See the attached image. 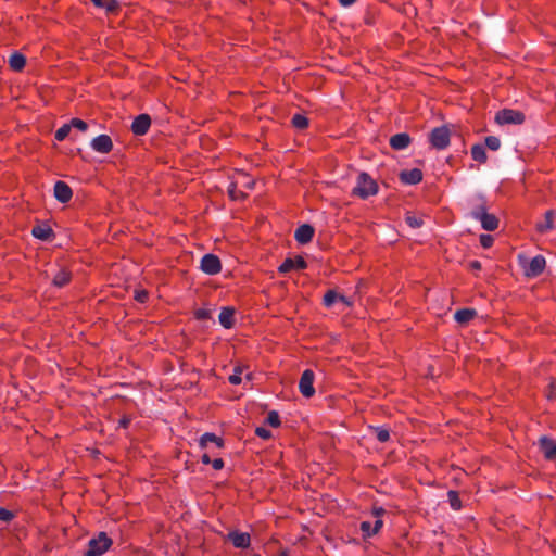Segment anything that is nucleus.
I'll return each mask as SVG.
<instances>
[{
	"label": "nucleus",
	"mask_w": 556,
	"mask_h": 556,
	"mask_svg": "<svg viewBox=\"0 0 556 556\" xmlns=\"http://www.w3.org/2000/svg\"><path fill=\"white\" fill-rule=\"evenodd\" d=\"M481 227L488 231H494L498 227V219L494 214L489 212L479 219Z\"/></svg>",
	"instance_id": "nucleus-20"
},
{
	"label": "nucleus",
	"mask_w": 556,
	"mask_h": 556,
	"mask_svg": "<svg viewBox=\"0 0 556 556\" xmlns=\"http://www.w3.org/2000/svg\"><path fill=\"white\" fill-rule=\"evenodd\" d=\"M292 125L295 127V128H299V129H304L307 127L308 125V119L302 115V114H295L293 117H292Z\"/></svg>",
	"instance_id": "nucleus-31"
},
{
	"label": "nucleus",
	"mask_w": 556,
	"mask_h": 556,
	"mask_svg": "<svg viewBox=\"0 0 556 556\" xmlns=\"http://www.w3.org/2000/svg\"><path fill=\"white\" fill-rule=\"evenodd\" d=\"M121 425H122L123 427H126V426L128 425V420H127V419H123V420H121Z\"/></svg>",
	"instance_id": "nucleus-52"
},
{
	"label": "nucleus",
	"mask_w": 556,
	"mask_h": 556,
	"mask_svg": "<svg viewBox=\"0 0 556 556\" xmlns=\"http://www.w3.org/2000/svg\"><path fill=\"white\" fill-rule=\"evenodd\" d=\"M338 298H339V294L336 291L329 290L324 295V305L327 307L332 306L338 301Z\"/></svg>",
	"instance_id": "nucleus-33"
},
{
	"label": "nucleus",
	"mask_w": 556,
	"mask_h": 556,
	"mask_svg": "<svg viewBox=\"0 0 556 556\" xmlns=\"http://www.w3.org/2000/svg\"><path fill=\"white\" fill-rule=\"evenodd\" d=\"M313 236H314V228L308 224L301 225L295 230V233H294L295 240L301 244L308 243L313 239Z\"/></svg>",
	"instance_id": "nucleus-13"
},
{
	"label": "nucleus",
	"mask_w": 556,
	"mask_h": 556,
	"mask_svg": "<svg viewBox=\"0 0 556 556\" xmlns=\"http://www.w3.org/2000/svg\"><path fill=\"white\" fill-rule=\"evenodd\" d=\"M447 496H448V502L451 504V507L453 509L457 510L462 507L459 496L455 491H448Z\"/></svg>",
	"instance_id": "nucleus-35"
},
{
	"label": "nucleus",
	"mask_w": 556,
	"mask_h": 556,
	"mask_svg": "<svg viewBox=\"0 0 556 556\" xmlns=\"http://www.w3.org/2000/svg\"><path fill=\"white\" fill-rule=\"evenodd\" d=\"M255 433L258 438H262L264 440H267L271 437V432L264 427H257Z\"/></svg>",
	"instance_id": "nucleus-44"
},
{
	"label": "nucleus",
	"mask_w": 556,
	"mask_h": 556,
	"mask_svg": "<svg viewBox=\"0 0 556 556\" xmlns=\"http://www.w3.org/2000/svg\"><path fill=\"white\" fill-rule=\"evenodd\" d=\"M112 544V540L105 532H100L96 538L91 539L88 543V548L85 556H101Z\"/></svg>",
	"instance_id": "nucleus-2"
},
{
	"label": "nucleus",
	"mask_w": 556,
	"mask_h": 556,
	"mask_svg": "<svg viewBox=\"0 0 556 556\" xmlns=\"http://www.w3.org/2000/svg\"><path fill=\"white\" fill-rule=\"evenodd\" d=\"M450 130L447 127H437L430 134V142L433 148L443 150L450 144Z\"/></svg>",
	"instance_id": "nucleus-4"
},
{
	"label": "nucleus",
	"mask_w": 556,
	"mask_h": 556,
	"mask_svg": "<svg viewBox=\"0 0 556 556\" xmlns=\"http://www.w3.org/2000/svg\"><path fill=\"white\" fill-rule=\"evenodd\" d=\"M147 298H148V292L144 290H139V291H136V293H135V299L138 302L143 303L147 300Z\"/></svg>",
	"instance_id": "nucleus-46"
},
{
	"label": "nucleus",
	"mask_w": 556,
	"mask_h": 556,
	"mask_svg": "<svg viewBox=\"0 0 556 556\" xmlns=\"http://www.w3.org/2000/svg\"><path fill=\"white\" fill-rule=\"evenodd\" d=\"M31 233L40 240H49L53 236L52 229L47 225H37L33 228Z\"/></svg>",
	"instance_id": "nucleus-22"
},
{
	"label": "nucleus",
	"mask_w": 556,
	"mask_h": 556,
	"mask_svg": "<svg viewBox=\"0 0 556 556\" xmlns=\"http://www.w3.org/2000/svg\"><path fill=\"white\" fill-rule=\"evenodd\" d=\"M353 194L362 199H366L378 192L376 181L366 173H361L357 176L356 185L353 188Z\"/></svg>",
	"instance_id": "nucleus-1"
},
{
	"label": "nucleus",
	"mask_w": 556,
	"mask_h": 556,
	"mask_svg": "<svg viewBox=\"0 0 556 556\" xmlns=\"http://www.w3.org/2000/svg\"><path fill=\"white\" fill-rule=\"evenodd\" d=\"M201 460L203 464H210L212 463L210 456L207 454H203L202 457H201Z\"/></svg>",
	"instance_id": "nucleus-51"
},
{
	"label": "nucleus",
	"mask_w": 556,
	"mask_h": 556,
	"mask_svg": "<svg viewBox=\"0 0 556 556\" xmlns=\"http://www.w3.org/2000/svg\"><path fill=\"white\" fill-rule=\"evenodd\" d=\"M70 131H71V125L64 124L62 127H60L55 131L54 137L58 141H63L68 136Z\"/></svg>",
	"instance_id": "nucleus-34"
},
{
	"label": "nucleus",
	"mask_w": 556,
	"mask_h": 556,
	"mask_svg": "<svg viewBox=\"0 0 556 556\" xmlns=\"http://www.w3.org/2000/svg\"><path fill=\"white\" fill-rule=\"evenodd\" d=\"M384 513L383 508L378 507L374 508L372 514L375 517H377V520L375 521V525L372 526V532L376 534L382 527L383 521L380 519L381 515Z\"/></svg>",
	"instance_id": "nucleus-32"
},
{
	"label": "nucleus",
	"mask_w": 556,
	"mask_h": 556,
	"mask_svg": "<svg viewBox=\"0 0 556 556\" xmlns=\"http://www.w3.org/2000/svg\"><path fill=\"white\" fill-rule=\"evenodd\" d=\"M228 538L237 548H245L251 542L250 534L247 532L232 531L228 534Z\"/></svg>",
	"instance_id": "nucleus-15"
},
{
	"label": "nucleus",
	"mask_w": 556,
	"mask_h": 556,
	"mask_svg": "<svg viewBox=\"0 0 556 556\" xmlns=\"http://www.w3.org/2000/svg\"><path fill=\"white\" fill-rule=\"evenodd\" d=\"M212 466L215 470H220L224 467V460L222 458H215L212 460Z\"/></svg>",
	"instance_id": "nucleus-48"
},
{
	"label": "nucleus",
	"mask_w": 556,
	"mask_h": 556,
	"mask_svg": "<svg viewBox=\"0 0 556 556\" xmlns=\"http://www.w3.org/2000/svg\"><path fill=\"white\" fill-rule=\"evenodd\" d=\"M495 121L500 125L514 124L519 125L525 121V115L516 110L504 109L496 113Z\"/></svg>",
	"instance_id": "nucleus-3"
},
{
	"label": "nucleus",
	"mask_w": 556,
	"mask_h": 556,
	"mask_svg": "<svg viewBox=\"0 0 556 556\" xmlns=\"http://www.w3.org/2000/svg\"><path fill=\"white\" fill-rule=\"evenodd\" d=\"M244 371L243 366H236L233 372L229 376L228 380L231 384L237 386L242 382V374Z\"/></svg>",
	"instance_id": "nucleus-28"
},
{
	"label": "nucleus",
	"mask_w": 556,
	"mask_h": 556,
	"mask_svg": "<svg viewBox=\"0 0 556 556\" xmlns=\"http://www.w3.org/2000/svg\"><path fill=\"white\" fill-rule=\"evenodd\" d=\"M90 147L98 153L106 154L113 149V142L108 135H99L92 139Z\"/></svg>",
	"instance_id": "nucleus-8"
},
{
	"label": "nucleus",
	"mask_w": 556,
	"mask_h": 556,
	"mask_svg": "<svg viewBox=\"0 0 556 556\" xmlns=\"http://www.w3.org/2000/svg\"><path fill=\"white\" fill-rule=\"evenodd\" d=\"M356 0H339L340 4L343 7H350L355 3Z\"/></svg>",
	"instance_id": "nucleus-49"
},
{
	"label": "nucleus",
	"mask_w": 556,
	"mask_h": 556,
	"mask_svg": "<svg viewBox=\"0 0 556 556\" xmlns=\"http://www.w3.org/2000/svg\"><path fill=\"white\" fill-rule=\"evenodd\" d=\"M73 192L70 186L64 181H56L54 185V197L62 203H67L72 199Z\"/></svg>",
	"instance_id": "nucleus-12"
},
{
	"label": "nucleus",
	"mask_w": 556,
	"mask_h": 556,
	"mask_svg": "<svg viewBox=\"0 0 556 556\" xmlns=\"http://www.w3.org/2000/svg\"><path fill=\"white\" fill-rule=\"evenodd\" d=\"M150 125V116L148 114H140L134 119L131 130L137 136H143L148 132Z\"/></svg>",
	"instance_id": "nucleus-10"
},
{
	"label": "nucleus",
	"mask_w": 556,
	"mask_h": 556,
	"mask_svg": "<svg viewBox=\"0 0 556 556\" xmlns=\"http://www.w3.org/2000/svg\"><path fill=\"white\" fill-rule=\"evenodd\" d=\"M476 311L472 308H463L455 313L454 318L459 324H467L476 316Z\"/></svg>",
	"instance_id": "nucleus-24"
},
{
	"label": "nucleus",
	"mask_w": 556,
	"mask_h": 556,
	"mask_svg": "<svg viewBox=\"0 0 556 556\" xmlns=\"http://www.w3.org/2000/svg\"><path fill=\"white\" fill-rule=\"evenodd\" d=\"M200 268L207 275H216L222 269L220 260L214 254H205L201 260Z\"/></svg>",
	"instance_id": "nucleus-6"
},
{
	"label": "nucleus",
	"mask_w": 556,
	"mask_h": 556,
	"mask_svg": "<svg viewBox=\"0 0 556 556\" xmlns=\"http://www.w3.org/2000/svg\"><path fill=\"white\" fill-rule=\"evenodd\" d=\"M407 225L412 228H419L422 225V219L415 215H407L405 218Z\"/></svg>",
	"instance_id": "nucleus-39"
},
{
	"label": "nucleus",
	"mask_w": 556,
	"mask_h": 556,
	"mask_svg": "<svg viewBox=\"0 0 556 556\" xmlns=\"http://www.w3.org/2000/svg\"><path fill=\"white\" fill-rule=\"evenodd\" d=\"M307 267L306 261L302 256L294 258H286L282 264L278 267L279 273L287 274L293 269H305Z\"/></svg>",
	"instance_id": "nucleus-9"
},
{
	"label": "nucleus",
	"mask_w": 556,
	"mask_h": 556,
	"mask_svg": "<svg viewBox=\"0 0 556 556\" xmlns=\"http://www.w3.org/2000/svg\"><path fill=\"white\" fill-rule=\"evenodd\" d=\"M539 444L545 458L554 459L556 457V441L546 437H542L539 441Z\"/></svg>",
	"instance_id": "nucleus-17"
},
{
	"label": "nucleus",
	"mask_w": 556,
	"mask_h": 556,
	"mask_svg": "<svg viewBox=\"0 0 556 556\" xmlns=\"http://www.w3.org/2000/svg\"><path fill=\"white\" fill-rule=\"evenodd\" d=\"M238 182L239 180H236L228 187V194L232 200H242L245 197L244 192L238 189Z\"/></svg>",
	"instance_id": "nucleus-27"
},
{
	"label": "nucleus",
	"mask_w": 556,
	"mask_h": 556,
	"mask_svg": "<svg viewBox=\"0 0 556 556\" xmlns=\"http://www.w3.org/2000/svg\"><path fill=\"white\" fill-rule=\"evenodd\" d=\"M25 64H26V59L20 52H14L9 58V65L15 72H21L25 67Z\"/></svg>",
	"instance_id": "nucleus-21"
},
{
	"label": "nucleus",
	"mask_w": 556,
	"mask_h": 556,
	"mask_svg": "<svg viewBox=\"0 0 556 556\" xmlns=\"http://www.w3.org/2000/svg\"><path fill=\"white\" fill-rule=\"evenodd\" d=\"M12 518H13V514L10 510H8L3 507H0V520L10 521Z\"/></svg>",
	"instance_id": "nucleus-45"
},
{
	"label": "nucleus",
	"mask_w": 556,
	"mask_h": 556,
	"mask_svg": "<svg viewBox=\"0 0 556 556\" xmlns=\"http://www.w3.org/2000/svg\"><path fill=\"white\" fill-rule=\"evenodd\" d=\"M488 213L486 202L482 197H476L471 200L470 215L476 220H479Z\"/></svg>",
	"instance_id": "nucleus-11"
},
{
	"label": "nucleus",
	"mask_w": 556,
	"mask_h": 556,
	"mask_svg": "<svg viewBox=\"0 0 556 556\" xmlns=\"http://www.w3.org/2000/svg\"><path fill=\"white\" fill-rule=\"evenodd\" d=\"M470 268H472V269H475V270L480 269V268H481V264H480V262H478V261H472V262L470 263Z\"/></svg>",
	"instance_id": "nucleus-50"
},
{
	"label": "nucleus",
	"mask_w": 556,
	"mask_h": 556,
	"mask_svg": "<svg viewBox=\"0 0 556 556\" xmlns=\"http://www.w3.org/2000/svg\"><path fill=\"white\" fill-rule=\"evenodd\" d=\"M266 422L271 427H278L280 425V418L277 412L271 410L268 413Z\"/></svg>",
	"instance_id": "nucleus-38"
},
{
	"label": "nucleus",
	"mask_w": 556,
	"mask_h": 556,
	"mask_svg": "<svg viewBox=\"0 0 556 556\" xmlns=\"http://www.w3.org/2000/svg\"><path fill=\"white\" fill-rule=\"evenodd\" d=\"M410 144V137L406 132H400L390 138V146L394 150H404Z\"/></svg>",
	"instance_id": "nucleus-18"
},
{
	"label": "nucleus",
	"mask_w": 556,
	"mask_h": 556,
	"mask_svg": "<svg viewBox=\"0 0 556 556\" xmlns=\"http://www.w3.org/2000/svg\"><path fill=\"white\" fill-rule=\"evenodd\" d=\"M471 156L479 163H485L488 159L485 148L481 144H475L471 148Z\"/></svg>",
	"instance_id": "nucleus-26"
},
{
	"label": "nucleus",
	"mask_w": 556,
	"mask_h": 556,
	"mask_svg": "<svg viewBox=\"0 0 556 556\" xmlns=\"http://www.w3.org/2000/svg\"><path fill=\"white\" fill-rule=\"evenodd\" d=\"M376 437L379 442L384 443L390 439V432L388 429L382 427L375 428Z\"/></svg>",
	"instance_id": "nucleus-36"
},
{
	"label": "nucleus",
	"mask_w": 556,
	"mask_h": 556,
	"mask_svg": "<svg viewBox=\"0 0 556 556\" xmlns=\"http://www.w3.org/2000/svg\"><path fill=\"white\" fill-rule=\"evenodd\" d=\"M337 302H341L345 306H352L353 305V301L350 298L341 295V294H339V298H338Z\"/></svg>",
	"instance_id": "nucleus-47"
},
{
	"label": "nucleus",
	"mask_w": 556,
	"mask_h": 556,
	"mask_svg": "<svg viewBox=\"0 0 556 556\" xmlns=\"http://www.w3.org/2000/svg\"><path fill=\"white\" fill-rule=\"evenodd\" d=\"M236 180H239L238 186L244 187L249 190L253 189L255 185L254 180L243 173L239 174Z\"/></svg>",
	"instance_id": "nucleus-29"
},
{
	"label": "nucleus",
	"mask_w": 556,
	"mask_h": 556,
	"mask_svg": "<svg viewBox=\"0 0 556 556\" xmlns=\"http://www.w3.org/2000/svg\"><path fill=\"white\" fill-rule=\"evenodd\" d=\"M71 280V274L65 269L61 268L53 277V285L61 288L67 285Z\"/></svg>",
	"instance_id": "nucleus-25"
},
{
	"label": "nucleus",
	"mask_w": 556,
	"mask_h": 556,
	"mask_svg": "<svg viewBox=\"0 0 556 556\" xmlns=\"http://www.w3.org/2000/svg\"><path fill=\"white\" fill-rule=\"evenodd\" d=\"M372 525L369 521L361 522V530L364 536H372L375 533L372 532Z\"/></svg>",
	"instance_id": "nucleus-41"
},
{
	"label": "nucleus",
	"mask_w": 556,
	"mask_h": 556,
	"mask_svg": "<svg viewBox=\"0 0 556 556\" xmlns=\"http://www.w3.org/2000/svg\"><path fill=\"white\" fill-rule=\"evenodd\" d=\"M197 319L205 320L211 318V311L206 308H199L194 313Z\"/></svg>",
	"instance_id": "nucleus-43"
},
{
	"label": "nucleus",
	"mask_w": 556,
	"mask_h": 556,
	"mask_svg": "<svg viewBox=\"0 0 556 556\" xmlns=\"http://www.w3.org/2000/svg\"><path fill=\"white\" fill-rule=\"evenodd\" d=\"M400 179L407 185H416L421 181L422 173L418 168H412L401 172Z\"/></svg>",
	"instance_id": "nucleus-16"
},
{
	"label": "nucleus",
	"mask_w": 556,
	"mask_h": 556,
	"mask_svg": "<svg viewBox=\"0 0 556 556\" xmlns=\"http://www.w3.org/2000/svg\"><path fill=\"white\" fill-rule=\"evenodd\" d=\"M314 379L313 370L306 369L303 371L299 381V390L304 397H312L315 394Z\"/></svg>",
	"instance_id": "nucleus-5"
},
{
	"label": "nucleus",
	"mask_w": 556,
	"mask_h": 556,
	"mask_svg": "<svg viewBox=\"0 0 556 556\" xmlns=\"http://www.w3.org/2000/svg\"><path fill=\"white\" fill-rule=\"evenodd\" d=\"M555 228V211L548 210L544 215V219L536 224V230L546 233Z\"/></svg>",
	"instance_id": "nucleus-14"
},
{
	"label": "nucleus",
	"mask_w": 556,
	"mask_h": 556,
	"mask_svg": "<svg viewBox=\"0 0 556 556\" xmlns=\"http://www.w3.org/2000/svg\"><path fill=\"white\" fill-rule=\"evenodd\" d=\"M218 320L224 328L230 329L235 324V309L231 307H223Z\"/></svg>",
	"instance_id": "nucleus-19"
},
{
	"label": "nucleus",
	"mask_w": 556,
	"mask_h": 556,
	"mask_svg": "<svg viewBox=\"0 0 556 556\" xmlns=\"http://www.w3.org/2000/svg\"><path fill=\"white\" fill-rule=\"evenodd\" d=\"M485 146L490 150L496 151L501 147V140L497 137H495V136H489V137L485 138Z\"/></svg>",
	"instance_id": "nucleus-37"
},
{
	"label": "nucleus",
	"mask_w": 556,
	"mask_h": 556,
	"mask_svg": "<svg viewBox=\"0 0 556 556\" xmlns=\"http://www.w3.org/2000/svg\"><path fill=\"white\" fill-rule=\"evenodd\" d=\"M215 444L216 447L220 448L223 446V440L215 435L214 433L206 432L200 439V446L202 448H206L208 444Z\"/></svg>",
	"instance_id": "nucleus-23"
},
{
	"label": "nucleus",
	"mask_w": 556,
	"mask_h": 556,
	"mask_svg": "<svg viewBox=\"0 0 556 556\" xmlns=\"http://www.w3.org/2000/svg\"><path fill=\"white\" fill-rule=\"evenodd\" d=\"M493 242H494V239L491 235H481L480 236V243L484 249L492 247Z\"/></svg>",
	"instance_id": "nucleus-42"
},
{
	"label": "nucleus",
	"mask_w": 556,
	"mask_h": 556,
	"mask_svg": "<svg viewBox=\"0 0 556 556\" xmlns=\"http://www.w3.org/2000/svg\"><path fill=\"white\" fill-rule=\"evenodd\" d=\"M546 261L542 255L532 257L527 265L523 266L525 274L528 277H536L543 273Z\"/></svg>",
	"instance_id": "nucleus-7"
},
{
	"label": "nucleus",
	"mask_w": 556,
	"mask_h": 556,
	"mask_svg": "<svg viewBox=\"0 0 556 556\" xmlns=\"http://www.w3.org/2000/svg\"><path fill=\"white\" fill-rule=\"evenodd\" d=\"M71 128L74 127L80 131H86L88 128V125L86 122L79 118H72L70 122Z\"/></svg>",
	"instance_id": "nucleus-40"
},
{
	"label": "nucleus",
	"mask_w": 556,
	"mask_h": 556,
	"mask_svg": "<svg viewBox=\"0 0 556 556\" xmlns=\"http://www.w3.org/2000/svg\"><path fill=\"white\" fill-rule=\"evenodd\" d=\"M94 5L104 8L108 11H114L117 8V0H92Z\"/></svg>",
	"instance_id": "nucleus-30"
}]
</instances>
